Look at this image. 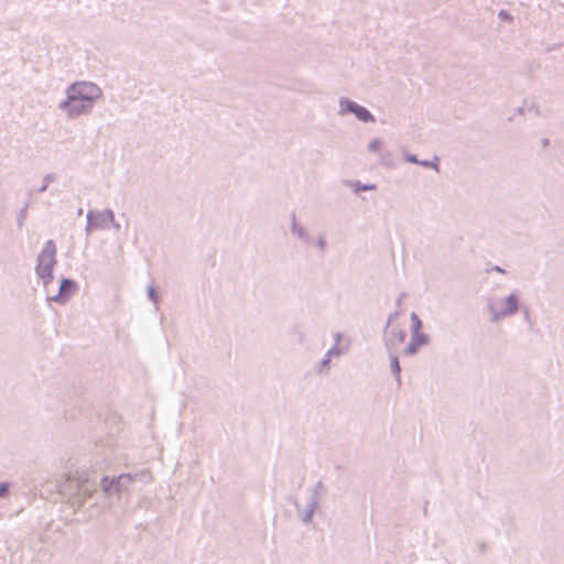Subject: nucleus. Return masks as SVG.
<instances>
[{"mask_svg":"<svg viewBox=\"0 0 564 564\" xmlns=\"http://www.w3.org/2000/svg\"><path fill=\"white\" fill-rule=\"evenodd\" d=\"M100 89L93 83L80 82L73 84L68 89L67 101L63 107L69 115L79 113L90 107L94 99L98 98Z\"/></svg>","mask_w":564,"mask_h":564,"instance_id":"nucleus-1","label":"nucleus"},{"mask_svg":"<svg viewBox=\"0 0 564 564\" xmlns=\"http://www.w3.org/2000/svg\"><path fill=\"white\" fill-rule=\"evenodd\" d=\"M411 340L408 346L403 349V352L408 356L414 355L420 348L427 345L429 337L422 333V322L415 313H411Z\"/></svg>","mask_w":564,"mask_h":564,"instance_id":"nucleus-2","label":"nucleus"},{"mask_svg":"<svg viewBox=\"0 0 564 564\" xmlns=\"http://www.w3.org/2000/svg\"><path fill=\"white\" fill-rule=\"evenodd\" d=\"M55 245L52 241H48L39 256L37 273L45 282L52 278V270L55 264Z\"/></svg>","mask_w":564,"mask_h":564,"instance_id":"nucleus-3","label":"nucleus"},{"mask_svg":"<svg viewBox=\"0 0 564 564\" xmlns=\"http://www.w3.org/2000/svg\"><path fill=\"white\" fill-rule=\"evenodd\" d=\"M406 338V328L404 325L398 323L397 319L389 322L387 329V345L390 349L395 350L399 348Z\"/></svg>","mask_w":564,"mask_h":564,"instance_id":"nucleus-4","label":"nucleus"},{"mask_svg":"<svg viewBox=\"0 0 564 564\" xmlns=\"http://www.w3.org/2000/svg\"><path fill=\"white\" fill-rule=\"evenodd\" d=\"M518 308V301L514 295H509L506 299L496 302L492 305L494 316L495 318H499L501 316L512 314Z\"/></svg>","mask_w":564,"mask_h":564,"instance_id":"nucleus-5","label":"nucleus"},{"mask_svg":"<svg viewBox=\"0 0 564 564\" xmlns=\"http://www.w3.org/2000/svg\"><path fill=\"white\" fill-rule=\"evenodd\" d=\"M76 290V283L72 280H63L61 288H59V294L58 297L65 299L72 295Z\"/></svg>","mask_w":564,"mask_h":564,"instance_id":"nucleus-6","label":"nucleus"},{"mask_svg":"<svg viewBox=\"0 0 564 564\" xmlns=\"http://www.w3.org/2000/svg\"><path fill=\"white\" fill-rule=\"evenodd\" d=\"M349 110L352 111L362 121L373 120L371 113L361 106L351 102L349 105Z\"/></svg>","mask_w":564,"mask_h":564,"instance_id":"nucleus-7","label":"nucleus"},{"mask_svg":"<svg viewBox=\"0 0 564 564\" xmlns=\"http://www.w3.org/2000/svg\"><path fill=\"white\" fill-rule=\"evenodd\" d=\"M391 368H392L394 375L397 376L398 381H400L401 367H400L399 359L397 356L391 357Z\"/></svg>","mask_w":564,"mask_h":564,"instance_id":"nucleus-8","label":"nucleus"},{"mask_svg":"<svg viewBox=\"0 0 564 564\" xmlns=\"http://www.w3.org/2000/svg\"><path fill=\"white\" fill-rule=\"evenodd\" d=\"M376 186L375 185H365L362 187H357V189H362V191H370V189H375Z\"/></svg>","mask_w":564,"mask_h":564,"instance_id":"nucleus-9","label":"nucleus"},{"mask_svg":"<svg viewBox=\"0 0 564 564\" xmlns=\"http://www.w3.org/2000/svg\"><path fill=\"white\" fill-rule=\"evenodd\" d=\"M6 491H7V486L6 485H1L0 486V496H2Z\"/></svg>","mask_w":564,"mask_h":564,"instance_id":"nucleus-10","label":"nucleus"},{"mask_svg":"<svg viewBox=\"0 0 564 564\" xmlns=\"http://www.w3.org/2000/svg\"><path fill=\"white\" fill-rule=\"evenodd\" d=\"M370 147H371L372 149H377V148H378V143H377V142H373V143H371V145H370Z\"/></svg>","mask_w":564,"mask_h":564,"instance_id":"nucleus-11","label":"nucleus"}]
</instances>
